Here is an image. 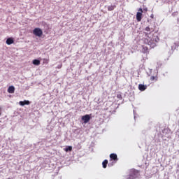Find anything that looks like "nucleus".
Here are the masks:
<instances>
[{"label":"nucleus","instance_id":"nucleus-1","mask_svg":"<svg viewBox=\"0 0 179 179\" xmlns=\"http://www.w3.org/2000/svg\"><path fill=\"white\" fill-rule=\"evenodd\" d=\"M33 34L37 37H41V36H43V30H41L40 28H35L33 30Z\"/></svg>","mask_w":179,"mask_h":179},{"label":"nucleus","instance_id":"nucleus-2","mask_svg":"<svg viewBox=\"0 0 179 179\" xmlns=\"http://www.w3.org/2000/svg\"><path fill=\"white\" fill-rule=\"evenodd\" d=\"M142 13H143V10L142 8H139L138 12L136 13L137 22H141V20H142Z\"/></svg>","mask_w":179,"mask_h":179},{"label":"nucleus","instance_id":"nucleus-3","mask_svg":"<svg viewBox=\"0 0 179 179\" xmlns=\"http://www.w3.org/2000/svg\"><path fill=\"white\" fill-rule=\"evenodd\" d=\"M91 119L90 115H85L81 117L82 121H84V124H87Z\"/></svg>","mask_w":179,"mask_h":179},{"label":"nucleus","instance_id":"nucleus-4","mask_svg":"<svg viewBox=\"0 0 179 179\" xmlns=\"http://www.w3.org/2000/svg\"><path fill=\"white\" fill-rule=\"evenodd\" d=\"M146 89H148L147 85H145L143 84L138 85V90H140L141 92H145V90H146Z\"/></svg>","mask_w":179,"mask_h":179},{"label":"nucleus","instance_id":"nucleus-5","mask_svg":"<svg viewBox=\"0 0 179 179\" xmlns=\"http://www.w3.org/2000/svg\"><path fill=\"white\" fill-rule=\"evenodd\" d=\"M110 160H114V162H118V157L117 156V154H110Z\"/></svg>","mask_w":179,"mask_h":179},{"label":"nucleus","instance_id":"nucleus-6","mask_svg":"<svg viewBox=\"0 0 179 179\" xmlns=\"http://www.w3.org/2000/svg\"><path fill=\"white\" fill-rule=\"evenodd\" d=\"M19 104L20 106H29V104H30V101H27V100H24V101H20L19 102Z\"/></svg>","mask_w":179,"mask_h":179},{"label":"nucleus","instance_id":"nucleus-7","mask_svg":"<svg viewBox=\"0 0 179 179\" xmlns=\"http://www.w3.org/2000/svg\"><path fill=\"white\" fill-rule=\"evenodd\" d=\"M13 43H15V41H13V38H7L6 44H8V45H10V44H13Z\"/></svg>","mask_w":179,"mask_h":179},{"label":"nucleus","instance_id":"nucleus-8","mask_svg":"<svg viewBox=\"0 0 179 179\" xmlns=\"http://www.w3.org/2000/svg\"><path fill=\"white\" fill-rule=\"evenodd\" d=\"M8 92L10 94L15 93V87L14 86H10L8 89Z\"/></svg>","mask_w":179,"mask_h":179},{"label":"nucleus","instance_id":"nucleus-9","mask_svg":"<svg viewBox=\"0 0 179 179\" xmlns=\"http://www.w3.org/2000/svg\"><path fill=\"white\" fill-rule=\"evenodd\" d=\"M107 164H108V160L105 159L103 162H102V166L103 169H107Z\"/></svg>","mask_w":179,"mask_h":179},{"label":"nucleus","instance_id":"nucleus-10","mask_svg":"<svg viewBox=\"0 0 179 179\" xmlns=\"http://www.w3.org/2000/svg\"><path fill=\"white\" fill-rule=\"evenodd\" d=\"M115 8H117V6H115V5L109 6H108V10H109V12H111V10H114Z\"/></svg>","mask_w":179,"mask_h":179},{"label":"nucleus","instance_id":"nucleus-11","mask_svg":"<svg viewBox=\"0 0 179 179\" xmlns=\"http://www.w3.org/2000/svg\"><path fill=\"white\" fill-rule=\"evenodd\" d=\"M32 64H34V65H40V60L34 59Z\"/></svg>","mask_w":179,"mask_h":179},{"label":"nucleus","instance_id":"nucleus-12","mask_svg":"<svg viewBox=\"0 0 179 179\" xmlns=\"http://www.w3.org/2000/svg\"><path fill=\"white\" fill-rule=\"evenodd\" d=\"M64 150L66 152H72V146H68L66 148H64Z\"/></svg>","mask_w":179,"mask_h":179},{"label":"nucleus","instance_id":"nucleus-13","mask_svg":"<svg viewBox=\"0 0 179 179\" xmlns=\"http://www.w3.org/2000/svg\"><path fill=\"white\" fill-rule=\"evenodd\" d=\"M157 79H158L157 76L150 77V80H152V81H153V80L157 81Z\"/></svg>","mask_w":179,"mask_h":179},{"label":"nucleus","instance_id":"nucleus-14","mask_svg":"<svg viewBox=\"0 0 179 179\" xmlns=\"http://www.w3.org/2000/svg\"><path fill=\"white\" fill-rule=\"evenodd\" d=\"M143 52H148V51L149 50V48H148V47H146V46H143Z\"/></svg>","mask_w":179,"mask_h":179},{"label":"nucleus","instance_id":"nucleus-15","mask_svg":"<svg viewBox=\"0 0 179 179\" xmlns=\"http://www.w3.org/2000/svg\"><path fill=\"white\" fill-rule=\"evenodd\" d=\"M48 62H50L49 59H43V64H48Z\"/></svg>","mask_w":179,"mask_h":179},{"label":"nucleus","instance_id":"nucleus-16","mask_svg":"<svg viewBox=\"0 0 179 179\" xmlns=\"http://www.w3.org/2000/svg\"><path fill=\"white\" fill-rule=\"evenodd\" d=\"M145 31H150V27H145Z\"/></svg>","mask_w":179,"mask_h":179},{"label":"nucleus","instance_id":"nucleus-17","mask_svg":"<svg viewBox=\"0 0 179 179\" xmlns=\"http://www.w3.org/2000/svg\"><path fill=\"white\" fill-rule=\"evenodd\" d=\"M57 68H58V69H61V68H62V64L58 66Z\"/></svg>","mask_w":179,"mask_h":179},{"label":"nucleus","instance_id":"nucleus-18","mask_svg":"<svg viewBox=\"0 0 179 179\" xmlns=\"http://www.w3.org/2000/svg\"><path fill=\"white\" fill-rule=\"evenodd\" d=\"M150 17H151V19H153V18L155 17V15H154L153 14H152V15H150Z\"/></svg>","mask_w":179,"mask_h":179},{"label":"nucleus","instance_id":"nucleus-19","mask_svg":"<svg viewBox=\"0 0 179 179\" xmlns=\"http://www.w3.org/2000/svg\"><path fill=\"white\" fill-rule=\"evenodd\" d=\"M117 99H120L121 94H117Z\"/></svg>","mask_w":179,"mask_h":179},{"label":"nucleus","instance_id":"nucleus-20","mask_svg":"<svg viewBox=\"0 0 179 179\" xmlns=\"http://www.w3.org/2000/svg\"><path fill=\"white\" fill-rule=\"evenodd\" d=\"M0 115H1V108H0Z\"/></svg>","mask_w":179,"mask_h":179}]
</instances>
